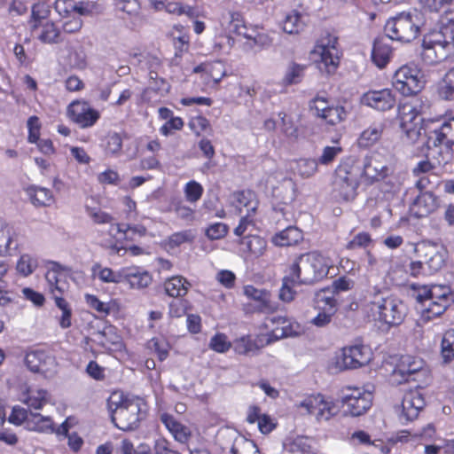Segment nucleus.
Returning <instances> with one entry per match:
<instances>
[{"mask_svg": "<svg viewBox=\"0 0 454 454\" xmlns=\"http://www.w3.org/2000/svg\"><path fill=\"white\" fill-rule=\"evenodd\" d=\"M425 102L421 98L412 97L401 99L397 105V118L400 128L411 143H415L420 137V130L425 126L421 118L424 113Z\"/></svg>", "mask_w": 454, "mask_h": 454, "instance_id": "39448f33", "label": "nucleus"}, {"mask_svg": "<svg viewBox=\"0 0 454 454\" xmlns=\"http://www.w3.org/2000/svg\"><path fill=\"white\" fill-rule=\"evenodd\" d=\"M37 419L36 429L41 432H55L58 436L67 437L71 433L69 432L70 425L68 419L62 422L56 429L53 427V422L50 418L35 415Z\"/></svg>", "mask_w": 454, "mask_h": 454, "instance_id": "79ce46f5", "label": "nucleus"}, {"mask_svg": "<svg viewBox=\"0 0 454 454\" xmlns=\"http://www.w3.org/2000/svg\"><path fill=\"white\" fill-rule=\"evenodd\" d=\"M308 256V260L314 271V278L321 279L326 277L332 266L330 258L317 251L309 253Z\"/></svg>", "mask_w": 454, "mask_h": 454, "instance_id": "e433bc0d", "label": "nucleus"}, {"mask_svg": "<svg viewBox=\"0 0 454 454\" xmlns=\"http://www.w3.org/2000/svg\"><path fill=\"white\" fill-rule=\"evenodd\" d=\"M191 286L192 285L187 278L180 275L168 278L163 283L166 294L172 298L185 296Z\"/></svg>", "mask_w": 454, "mask_h": 454, "instance_id": "7c9ffc66", "label": "nucleus"}, {"mask_svg": "<svg viewBox=\"0 0 454 454\" xmlns=\"http://www.w3.org/2000/svg\"><path fill=\"white\" fill-rule=\"evenodd\" d=\"M101 242L102 246L114 253L126 249L129 244L126 224L112 223L108 231L102 232Z\"/></svg>", "mask_w": 454, "mask_h": 454, "instance_id": "aec40b11", "label": "nucleus"}, {"mask_svg": "<svg viewBox=\"0 0 454 454\" xmlns=\"http://www.w3.org/2000/svg\"><path fill=\"white\" fill-rule=\"evenodd\" d=\"M45 280L49 293L51 295L65 294L69 289L68 278L72 269L55 261H49L46 264Z\"/></svg>", "mask_w": 454, "mask_h": 454, "instance_id": "2eb2a0df", "label": "nucleus"}, {"mask_svg": "<svg viewBox=\"0 0 454 454\" xmlns=\"http://www.w3.org/2000/svg\"><path fill=\"white\" fill-rule=\"evenodd\" d=\"M278 116L281 120V131L285 136L297 139L299 137V128L294 124L293 119L284 112L279 113Z\"/></svg>", "mask_w": 454, "mask_h": 454, "instance_id": "338daca9", "label": "nucleus"}, {"mask_svg": "<svg viewBox=\"0 0 454 454\" xmlns=\"http://www.w3.org/2000/svg\"><path fill=\"white\" fill-rule=\"evenodd\" d=\"M360 104L377 112H388L396 105V96L392 89H371L360 97Z\"/></svg>", "mask_w": 454, "mask_h": 454, "instance_id": "dca6fc26", "label": "nucleus"}, {"mask_svg": "<svg viewBox=\"0 0 454 454\" xmlns=\"http://www.w3.org/2000/svg\"><path fill=\"white\" fill-rule=\"evenodd\" d=\"M21 401L30 409L41 410L48 402V392L43 388L27 387Z\"/></svg>", "mask_w": 454, "mask_h": 454, "instance_id": "4c0bfd02", "label": "nucleus"}, {"mask_svg": "<svg viewBox=\"0 0 454 454\" xmlns=\"http://www.w3.org/2000/svg\"><path fill=\"white\" fill-rule=\"evenodd\" d=\"M51 5L46 0H39L32 5L31 15L28 20L31 33L37 31L42 23L51 20Z\"/></svg>", "mask_w": 454, "mask_h": 454, "instance_id": "c756f323", "label": "nucleus"}, {"mask_svg": "<svg viewBox=\"0 0 454 454\" xmlns=\"http://www.w3.org/2000/svg\"><path fill=\"white\" fill-rule=\"evenodd\" d=\"M239 250L247 260L262 256L267 250V241L259 235H247L240 239Z\"/></svg>", "mask_w": 454, "mask_h": 454, "instance_id": "b1692460", "label": "nucleus"}, {"mask_svg": "<svg viewBox=\"0 0 454 454\" xmlns=\"http://www.w3.org/2000/svg\"><path fill=\"white\" fill-rule=\"evenodd\" d=\"M160 421L173 435L176 441L187 443L192 436L190 428L180 423L173 415L164 412L160 415Z\"/></svg>", "mask_w": 454, "mask_h": 454, "instance_id": "bb28decb", "label": "nucleus"}, {"mask_svg": "<svg viewBox=\"0 0 454 454\" xmlns=\"http://www.w3.org/2000/svg\"><path fill=\"white\" fill-rule=\"evenodd\" d=\"M34 34L43 43L53 44L61 42V30L52 20L42 23L40 28Z\"/></svg>", "mask_w": 454, "mask_h": 454, "instance_id": "c9c22d12", "label": "nucleus"}, {"mask_svg": "<svg viewBox=\"0 0 454 454\" xmlns=\"http://www.w3.org/2000/svg\"><path fill=\"white\" fill-rule=\"evenodd\" d=\"M263 335L254 338L250 334L236 338L232 341V348L235 354L239 356L254 355L266 346Z\"/></svg>", "mask_w": 454, "mask_h": 454, "instance_id": "a878e982", "label": "nucleus"}, {"mask_svg": "<svg viewBox=\"0 0 454 454\" xmlns=\"http://www.w3.org/2000/svg\"><path fill=\"white\" fill-rule=\"evenodd\" d=\"M270 322L272 325V328L267 333V335H263L265 344L269 345L282 338H286L296 334V332L293 329L292 324L286 317H273L270 319Z\"/></svg>", "mask_w": 454, "mask_h": 454, "instance_id": "393cba45", "label": "nucleus"}, {"mask_svg": "<svg viewBox=\"0 0 454 454\" xmlns=\"http://www.w3.org/2000/svg\"><path fill=\"white\" fill-rule=\"evenodd\" d=\"M369 313L380 327L389 329L403 323L407 308L403 301L394 295H375L369 303Z\"/></svg>", "mask_w": 454, "mask_h": 454, "instance_id": "20e7f679", "label": "nucleus"}, {"mask_svg": "<svg viewBox=\"0 0 454 454\" xmlns=\"http://www.w3.org/2000/svg\"><path fill=\"white\" fill-rule=\"evenodd\" d=\"M302 239V232L298 228L289 226L275 234L272 241L278 247H290L297 245Z\"/></svg>", "mask_w": 454, "mask_h": 454, "instance_id": "58836bf2", "label": "nucleus"}, {"mask_svg": "<svg viewBox=\"0 0 454 454\" xmlns=\"http://www.w3.org/2000/svg\"><path fill=\"white\" fill-rule=\"evenodd\" d=\"M209 348L217 353H226L232 348V342L228 340L225 333H216L210 339Z\"/></svg>", "mask_w": 454, "mask_h": 454, "instance_id": "bf43d9fd", "label": "nucleus"}, {"mask_svg": "<svg viewBox=\"0 0 454 454\" xmlns=\"http://www.w3.org/2000/svg\"><path fill=\"white\" fill-rule=\"evenodd\" d=\"M188 126L197 137L212 129L209 121L202 114L192 116L189 120Z\"/></svg>", "mask_w": 454, "mask_h": 454, "instance_id": "680f3d73", "label": "nucleus"}, {"mask_svg": "<svg viewBox=\"0 0 454 454\" xmlns=\"http://www.w3.org/2000/svg\"><path fill=\"white\" fill-rule=\"evenodd\" d=\"M450 45V42L444 41H426L423 42L421 59L427 66H434L444 60L448 54L445 49Z\"/></svg>", "mask_w": 454, "mask_h": 454, "instance_id": "5701e85b", "label": "nucleus"}, {"mask_svg": "<svg viewBox=\"0 0 454 454\" xmlns=\"http://www.w3.org/2000/svg\"><path fill=\"white\" fill-rule=\"evenodd\" d=\"M441 207V200L433 192H419L410 205V211L417 218L427 217Z\"/></svg>", "mask_w": 454, "mask_h": 454, "instance_id": "6ab92c4d", "label": "nucleus"}, {"mask_svg": "<svg viewBox=\"0 0 454 454\" xmlns=\"http://www.w3.org/2000/svg\"><path fill=\"white\" fill-rule=\"evenodd\" d=\"M37 267V260L29 254H22L17 262L16 270L24 277H27L34 272Z\"/></svg>", "mask_w": 454, "mask_h": 454, "instance_id": "052dcab7", "label": "nucleus"}, {"mask_svg": "<svg viewBox=\"0 0 454 454\" xmlns=\"http://www.w3.org/2000/svg\"><path fill=\"white\" fill-rule=\"evenodd\" d=\"M373 240L369 232L361 231L356 234L351 240H349L346 248L348 250H355L357 248H367L372 244Z\"/></svg>", "mask_w": 454, "mask_h": 454, "instance_id": "e2e57ef3", "label": "nucleus"}, {"mask_svg": "<svg viewBox=\"0 0 454 454\" xmlns=\"http://www.w3.org/2000/svg\"><path fill=\"white\" fill-rule=\"evenodd\" d=\"M237 36L250 37L244 13L237 9H225L218 18L214 36V51L230 53L236 43Z\"/></svg>", "mask_w": 454, "mask_h": 454, "instance_id": "7ed1b4c3", "label": "nucleus"}, {"mask_svg": "<svg viewBox=\"0 0 454 454\" xmlns=\"http://www.w3.org/2000/svg\"><path fill=\"white\" fill-rule=\"evenodd\" d=\"M105 150L111 155H118L122 150V137L117 133H110L106 137Z\"/></svg>", "mask_w": 454, "mask_h": 454, "instance_id": "774afa93", "label": "nucleus"}, {"mask_svg": "<svg viewBox=\"0 0 454 454\" xmlns=\"http://www.w3.org/2000/svg\"><path fill=\"white\" fill-rule=\"evenodd\" d=\"M314 308L317 310L329 311L336 314L338 311V301L335 294L329 288L320 289L316 293Z\"/></svg>", "mask_w": 454, "mask_h": 454, "instance_id": "72a5a7b5", "label": "nucleus"}, {"mask_svg": "<svg viewBox=\"0 0 454 454\" xmlns=\"http://www.w3.org/2000/svg\"><path fill=\"white\" fill-rule=\"evenodd\" d=\"M299 407L304 409L318 423L329 421L340 412L337 402L333 397L321 393L305 396Z\"/></svg>", "mask_w": 454, "mask_h": 454, "instance_id": "6e6552de", "label": "nucleus"}, {"mask_svg": "<svg viewBox=\"0 0 454 454\" xmlns=\"http://www.w3.org/2000/svg\"><path fill=\"white\" fill-rule=\"evenodd\" d=\"M86 304L98 315L107 317L114 305L117 304L115 300H111L108 302H104L98 299L95 294H86L84 295Z\"/></svg>", "mask_w": 454, "mask_h": 454, "instance_id": "8fccbe9b", "label": "nucleus"}, {"mask_svg": "<svg viewBox=\"0 0 454 454\" xmlns=\"http://www.w3.org/2000/svg\"><path fill=\"white\" fill-rule=\"evenodd\" d=\"M27 142L34 144L41 136L42 123L38 116L32 115L27 121Z\"/></svg>", "mask_w": 454, "mask_h": 454, "instance_id": "0e129e2a", "label": "nucleus"}, {"mask_svg": "<svg viewBox=\"0 0 454 454\" xmlns=\"http://www.w3.org/2000/svg\"><path fill=\"white\" fill-rule=\"evenodd\" d=\"M68 119L80 129H89L97 124L100 112L84 99H74L67 107Z\"/></svg>", "mask_w": 454, "mask_h": 454, "instance_id": "4468645a", "label": "nucleus"}, {"mask_svg": "<svg viewBox=\"0 0 454 454\" xmlns=\"http://www.w3.org/2000/svg\"><path fill=\"white\" fill-rule=\"evenodd\" d=\"M422 21L419 14L414 12H400L387 20L384 31L391 40L410 43L420 35Z\"/></svg>", "mask_w": 454, "mask_h": 454, "instance_id": "423d86ee", "label": "nucleus"}, {"mask_svg": "<svg viewBox=\"0 0 454 454\" xmlns=\"http://www.w3.org/2000/svg\"><path fill=\"white\" fill-rule=\"evenodd\" d=\"M308 14L304 12H300L293 9L288 12L284 20L282 27L284 32L289 35H299L307 26Z\"/></svg>", "mask_w": 454, "mask_h": 454, "instance_id": "c85d7f7f", "label": "nucleus"}, {"mask_svg": "<svg viewBox=\"0 0 454 454\" xmlns=\"http://www.w3.org/2000/svg\"><path fill=\"white\" fill-rule=\"evenodd\" d=\"M381 369L385 372V376L388 382L393 386H398L409 381L405 373L401 372L400 367L395 362L384 361Z\"/></svg>", "mask_w": 454, "mask_h": 454, "instance_id": "a18cd8bd", "label": "nucleus"}, {"mask_svg": "<svg viewBox=\"0 0 454 454\" xmlns=\"http://www.w3.org/2000/svg\"><path fill=\"white\" fill-rule=\"evenodd\" d=\"M436 94L440 99L454 100V72H448L442 80L437 83Z\"/></svg>", "mask_w": 454, "mask_h": 454, "instance_id": "49530a36", "label": "nucleus"}, {"mask_svg": "<svg viewBox=\"0 0 454 454\" xmlns=\"http://www.w3.org/2000/svg\"><path fill=\"white\" fill-rule=\"evenodd\" d=\"M194 234L192 230L176 231L168 236L167 245L170 248H176L185 243H192L194 240Z\"/></svg>", "mask_w": 454, "mask_h": 454, "instance_id": "13d9d810", "label": "nucleus"}, {"mask_svg": "<svg viewBox=\"0 0 454 454\" xmlns=\"http://www.w3.org/2000/svg\"><path fill=\"white\" fill-rule=\"evenodd\" d=\"M306 66L292 62L283 77L282 82L288 86L300 83L304 76Z\"/></svg>", "mask_w": 454, "mask_h": 454, "instance_id": "5fc2aeb1", "label": "nucleus"}, {"mask_svg": "<svg viewBox=\"0 0 454 454\" xmlns=\"http://www.w3.org/2000/svg\"><path fill=\"white\" fill-rule=\"evenodd\" d=\"M441 357L443 364L454 361V328L444 332L441 341Z\"/></svg>", "mask_w": 454, "mask_h": 454, "instance_id": "09e8293b", "label": "nucleus"}, {"mask_svg": "<svg viewBox=\"0 0 454 454\" xmlns=\"http://www.w3.org/2000/svg\"><path fill=\"white\" fill-rule=\"evenodd\" d=\"M204 192V188L199 182L191 180L184 186V193L185 200L190 203L198 202Z\"/></svg>", "mask_w": 454, "mask_h": 454, "instance_id": "4d7b16f0", "label": "nucleus"}, {"mask_svg": "<svg viewBox=\"0 0 454 454\" xmlns=\"http://www.w3.org/2000/svg\"><path fill=\"white\" fill-rule=\"evenodd\" d=\"M386 129L383 121H374L368 128L364 129L357 138V145L360 148L369 149L379 143Z\"/></svg>", "mask_w": 454, "mask_h": 454, "instance_id": "cd10ccee", "label": "nucleus"}, {"mask_svg": "<svg viewBox=\"0 0 454 454\" xmlns=\"http://www.w3.org/2000/svg\"><path fill=\"white\" fill-rule=\"evenodd\" d=\"M25 192L35 207H49L54 203L53 193L48 188L29 185Z\"/></svg>", "mask_w": 454, "mask_h": 454, "instance_id": "473e14b6", "label": "nucleus"}, {"mask_svg": "<svg viewBox=\"0 0 454 454\" xmlns=\"http://www.w3.org/2000/svg\"><path fill=\"white\" fill-rule=\"evenodd\" d=\"M423 123L428 147H438L443 144L450 148L454 146V116L449 119L442 116L437 119H427Z\"/></svg>", "mask_w": 454, "mask_h": 454, "instance_id": "1a4fd4ad", "label": "nucleus"}, {"mask_svg": "<svg viewBox=\"0 0 454 454\" xmlns=\"http://www.w3.org/2000/svg\"><path fill=\"white\" fill-rule=\"evenodd\" d=\"M233 205L241 211L242 207L247 209V213L257 212L259 200L256 193L250 190H239L232 193Z\"/></svg>", "mask_w": 454, "mask_h": 454, "instance_id": "2f4dec72", "label": "nucleus"}, {"mask_svg": "<svg viewBox=\"0 0 454 454\" xmlns=\"http://www.w3.org/2000/svg\"><path fill=\"white\" fill-rule=\"evenodd\" d=\"M193 73L200 74L205 85L212 86L219 83L226 75V68L223 62L215 60L200 63L193 68Z\"/></svg>", "mask_w": 454, "mask_h": 454, "instance_id": "412c9836", "label": "nucleus"}, {"mask_svg": "<svg viewBox=\"0 0 454 454\" xmlns=\"http://www.w3.org/2000/svg\"><path fill=\"white\" fill-rule=\"evenodd\" d=\"M343 149L340 145L335 146H325L323 149L322 154L317 158V161L315 160H306L305 164L310 166V172L307 173V176H310L317 169V165H325L328 166L332 164L337 156L342 153Z\"/></svg>", "mask_w": 454, "mask_h": 454, "instance_id": "a19ab883", "label": "nucleus"}, {"mask_svg": "<svg viewBox=\"0 0 454 454\" xmlns=\"http://www.w3.org/2000/svg\"><path fill=\"white\" fill-rule=\"evenodd\" d=\"M304 254L298 255L292 264L289 265L286 271V275L283 277V280L290 282V284L294 285H302L305 284L306 281L302 280L301 278V266L300 263L303 258Z\"/></svg>", "mask_w": 454, "mask_h": 454, "instance_id": "6e6d98bb", "label": "nucleus"}, {"mask_svg": "<svg viewBox=\"0 0 454 454\" xmlns=\"http://www.w3.org/2000/svg\"><path fill=\"white\" fill-rule=\"evenodd\" d=\"M395 363L400 367L401 372L405 373L409 379L412 374L419 372L422 368V361L410 355L401 356Z\"/></svg>", "mask_w": 454, "mask_h": 454, "instance_id": "3c124183", "label": "nucleus"}, {"mask_svg": "<svg viewBox=\"0 0 454 454\" xmlns=\"http://www.w3.org/2000/svg\"><path fill=\"white\" fill-rule=\"evenodd\" d=\"M315 51L320 54L325 72L333 74L340 64L339 37L333 33L325 32L317 41Z\"/></svg>", "mask_w": 454, "mask_h": 454, "instance_id": "ddd939ff", "label": "nucleus"}, {"mask_svg": "<svg viewBox=\"0 0 454 454\" xmlns=\"http://www.w3.org/2000/svg\"><path fill=\"white\" fill-rule=\"evenodd\" d=\"M440 32L444 35L450 36L452 44H454V4H451L440 15L438 20Z\"/></svg>", "mask_w": 454, "mask_h": 454, "instance_id": "37998d69", "label": "nucleus"}, {"mask_svg": "<svg viewBox=\"0 0 454 454\" xmlns=\"http://www.w3.org/2000/svg\"><path fill=\"white\" fill-rule=\"evenodd\" d=\"M425 405L426 401L419 389H409L403 396L401 413L399 414L400 420L402 422L413 421Z\"/></svg>", "mask_w": 454, "mask_h": 454, "instance_id": "a211bd4d", "label": "nucleus"}, {"mask_svg": "<svg viewBox=\"0 0 454 454\" xmlns=\"http://www.w3.org/2000/svg\"><path fill=\"white\" fill-rule=\"evenodd\" d=\"M372 358L373 353L369 346L356 344L342 348L335 364L341 371L357 369L369 364Z\"/></svg>", "mask_w": 454, "mask_h": 454, "instance_id": "f8f14e48", "label": "nucleus"}, {"mask_svg": "<svg viewBox=\"0 0 454 454\" xmlns=\"http://www.w3.org/2000/svg\"><path fill=\"white\" fill-rule=\"evenodd\" d=\"M244 295L253 303L243 306L246 314H272L278 311V304L271 299V293L267 289H259L253 285L243 287Z\"/></svg>", "mask_w": 454, "mask_h": 454, "instance_id": "9b49d317", "label": "nucleus"}, {"mask_svg": "<svg viewBox=\"0 0 454 454\" xmlns=\"http://www.w3.org/2000/svg\"><path fill=\"white\" fill-rule=\"evenodd\" d=\"M373 395L361 387L346 386L341 389V403L352 417L365 414L372 407Z\"/></svg>", "mask_w": 454, "mask_h": 454, "instance_id": "9d476101", "label": "nucleus"}, {"mask_svg": "<svg viewBox=\"0 0 454 454\" xmlns=\"http://www.w3.org/2000/svg\"><path fill=\"white\" fill-rule=\"evenodd\" d=\"M145 347L152 353H154L160 362L168 357L171 349L169 342L164 337H153L146 342Z\"/></svg>", "mask_w": 454, "mask_h": 454, "instance_id": "c03bdc74", "label": "nucleus"}, {"mask_svg": "<svg viewBox=\"0 0 454 454\" xmlns=\"http://www.w3.org/2000/svg\"><path fill=\"white\" fill-rule=\"evenodd\" d=\"M173 29L179 33L177 36L173 37L175 57L182 58L184 53L187 52L189 50L190 36L184 32V27L181 24L174 25Z\"/></svg>", "mask_w": 454, "mask_h": 454, "instance_id": "de8ad7c7", "label": "nucleus"}, {"mask_svg": "<svg viewBox=\"0 0 454 454\" xmlns=\"http://www.w3.org/2000/svg\"><path fill=\"white\" fill-rule=\"evenodd\" d=\"M91 276L106 284H119L123 282V270L114 271L111 268L103 267L99 262H95L91 267Z\"/></svg>", "mask_w": 454, "mask_h": 454, "instance_id": "f704fd0d", "label": "nucleus"}, {"mask_svg": "<svg viewBox=\"0 0 454 454\" xmlns=\"http://www.w3.org/2000/svg\"><path fill=\"white\" fill-rule=\"evenodd\" d=\"M387 170L385 166L380 170L372 167L371 160L361 164L354 156L343 157L332 175L331 196L339 203L354 201L361 184H373L385 177Z\"/></svg>", "mask_w": 454, "mask_h": 454, "instance_id": "f257e3e1", "label": "nucleus"}, {"mask_svg": "<svg viewBox=\"0 0 454 454\" xmlns=\"http://www.w3.org/2000/svg\"><path fill=\"white\" fill-rule=\"evenodd\" d=\"M391 41L389 37H378L373 42L371 59L380 69L385 68L394 56V48Z\"/></svg>", "mask_w": 454, "mask_h": 454, "instance_id": "4be33fe9", "label": "nucleus"}, {"mask_svg": "<svg viewBox=\"0 0 454 454\" xmlns=\"http://www.w3.org/2000/svg\"><path fill=\"white\" fill-rule=\"evenodd\" d=\"M25 364L33 372L51 375L56 371L57 362L55 356L49 349L36 348L27 352Z\"/></svg>", "mask_w": 454, "mask_h": 454, "instance_id": "f3484780", "label": "nucleus"}, {"mask_svg": "<svg viewBox=\"0 0 454 454\" xmlns=\"http://www.w3.org/2000/svg\"><path fill=\"white\" fill-rule=\"evenodd\" d=\"M421 69L413 63L400 67L392 77L393 88L404 97L418 94L424 88Z\"/></svg>", "mask_w": 454, "mask_h": 454, "instance_id": "0eeeda50", "label": "nucleus"}, {"mask_svg": "<svg viewBox=\"0 0 454 454\" xmlns=\"http://www.w3.org/2000/svg\"><path fill=\"white\" fill-rule=\"evenodd\" d=\"M348 112L343 106L332 104L320 119L326 124L334 126L345 121Z\"/></svg>", "mask_w": 454, "mask_h": 454, "instance_id": "603ef678", "label": "nucleus"}, {"mask_svg": "<svg viewBox=\"0 0 454 454\" xmlns=\"http://www.w3.org/2000/svg\"><path fill=\"white\" fill-rule=\"evenodd\" d=\"M449 307L445 301L430 300L428 306L422 310L421 317L426 322L433 320L442 315Z\"/></svg>", "mask_w": 454, "mask_h": 454, "instance_id": "864d4df0", "label": "nucleus"}, {"mask_svg": "<svg viewBox=\"0 0 454 454\" xmlns=\"http://www.w3.org/2000/svg\"><path fill=\"white\" fill-rule=\"evenodd\" d=\"M86 213L96 224H111L114 216L99 207H86Z\"/></svg>", "mask_w": 454, "mask_h": 454, "instance_id": "69168bd1", "label": "nucleus"}, {"mask_svg": "<svg viewBox=\"0 0 454 454\" xmlns=\"http://www.w3.org/2000/svg\"><path fill=\"white\" fill-rule=\"evenodd\" d=\"M113 424L121 431L137 430L146 419L149 404L145 399L115 390L106 400Z\"/></svg>", "mask_w": 454, "mask_h": 454, "instance_id": "f03ea898", "label": "nucleus"}, {"mask_svg": "<svg viewBox=\"0 0 454 454\" xmlns=\"http://www.w3.org/2000/svg\"><path fill=\"white\" fill-rule=\"evenodd\" d=\"M126 281L132 288H145L152 283V277L147 271L137 269H123V282Z\"/></svg>", "mask_w": 454, "mask_h": 454, "instance_id": "ea45409f", "label": "nucleus"}]
</instances>
